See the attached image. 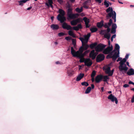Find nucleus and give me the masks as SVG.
Wrapping results in <instances>:
<instances>
[{"label":"nucleus","instance_id":"nucleus-32","mask_svg":"<svg viewBox=\"0 0 134 134\" xmlns=\"http://www.w3.org/2000/svg\"><path fill=\"white\" fill-rule=\"evenodd\" d=\"M83 19L85 22V24H88L90 22L89 19L86 17H85L83 18Z\"/></svg>","mask_w":134,"mask_h":134},{"label":"nucleus","instance_id":"nucleus-55","mask_svg":"<svg viewBox=\"0 0 134 134\" xmlns=\"http://www.w3.org/2000/svg\"><path fill=\"white\" fill-rule=\"evenodd\" d=\"M127 60L125 58H124L122 60H121V61L123 63H125L126 61Z\"/></svg>","mask_w":134,"mask_h":134},{"label":"nucleus","instance_id":"nucleus-22","mask_svg":"<svg viewBox=\"0 0 134 134\" xmlns=\"http://www.w3.org/2000/svg\"><path fill=\"white\" fill-rule=\"evenodd\" d=\"M90 36V34H88L87 35H85L84 36V41H85V42L86 43L88 42V40Z\"/></svg>","mask_w":134,"mask_h":134},{"label":"nucleus","instance_id":"nucleus-60","mask_svg":"<svg viewBox=\"0 0 134 134\" xmlns=\"http://www.w3.org/2000/svg\"><path fill=\"white\" fill-rule=\"evenodd\" d=\"M58 2L60 3H61L63 2V1L62 0H57Z\"/></svg>","mask_w":134,"mask_h":134},{"label":"nucleus","instance_id":"nucleus-1","mask_svg":"<svg viewBox=\"0 0 134 134\" xmlns=\"http://www.w3.org/2000/svg\"><path fill=\"white\" fill-rule=\"evenodd\" d=\"M59 14L58 15L57 19L61 23H63L66 20V18L64 16L65 12L63 9H59Z\"/></svg>","mask_w":134,"mask_h":134},{"label":"nucleus","instance_id":"nucleus-46","mask_svg":"<svg viewBox=\"0 0 134 134\" xmlns=\"http://www.w3.org/2000/svg\"><path fill=\"white\" fill-rule=\"evenodd\" d=\"M65 39L67 41H69L71 40V38L69 36L66 37L65 38Z\"/></svg>","mask_w":134,"mask_h":134},{"label":"nucleus","instance_id":"nucleus-11","mask_svg":"<svg viewBox=\"0 0 134 134\" xmlns=\"http://www.w3.org/2000/svg\"><path fill=\"white\" fill-rule=\"evenodd\" d=\"M85 65L87 66H91L92 64V61L89 58H87L85 59L84 62Z\"/></svg>","mask_w":134,"mask_h":134},{"label":"nucleus","instance_id":"nucleus-54","mask_svg":"<svg viewBox=\"0 0 134 134\" xmlns=\"http://www.w3.org/2000/svg\"><path fill=\"white\" fill-rule=\"evenodd\" d=\"M131 102L132 103L134 102V94L131 99Z\"/></svg>","mask_w":134,"mask_h":134},{"label":"nucleus","instance_id":"nucleus-24","mask_svg":"<svg viewBox=\"0 0 134 134\" xmlns=\"http://www.w3.org/2000/svg\"><path fill=\"white\" fill-rule=\"evenodd\" d=\"M110 36L111 35L109 33H106L104 35V37L107 38L108 40H109Z\"/></svg>","mask_w":134,"mask_h":134},{"label":"nucleus","instance_id":"nucleus-30","mask_svg":"<svg viewBox=\"0 0 134 134\" xmlns=\"http://www.w3.org/2000/svg\"><path fill=\"white\" fill-rule=\"evenodd\" d=\"M112 17V18L114 20V22L115 23L116 22V14L115 12L114 11V14H113L112 16H111Z\"/></svg>","mask_w":134,"mask_h":134},{"label":"nucleus","instance_id":"nucleus-8","mask_svg":"<svg viewBox=\"0 0 134 134\" xmlns=\"http://www.w3.org/2000/svg\"><path fill=\"white\" fill-rule=\"evenodd\" d=\"M113 46L111 45L110 47L109 46L104 50L103 53L105 54H108L113 50Z\"/></svg>","mask_w":134,"mask_h":134},{"label":"nucleus","instance_id":"nucleus-58","mask_svg":"<svg viewBox=\"0 0 134 134\" xmlns=\"http://www.w3.org/2000/svg\"><path fill=\"white\" fill-rule=\"evenodd\" d=\"M86 28H89L90 26V25H89L88 24H86Z\"/></svg>","mask_w":134,"mask_h":134},{"label":"nucleus","instance_id":"nucleus-10","mask_svg":"<svg viewBox=\"0 0 134 134\" xmlns=\"http://www.w3.org/2000/svg\"><path fill=\"white\" fill-rule=\"evenodd\" d=\"M73 56L74 57H76L77 58H79L80 59L79 62L80 63H83L84 62L85 60V59L84 58V56L81 55H73Z\"/></svg>","mask_w":134,"mask_h":134},{"label":"nucleus","instance_id":"nucleus-63","mask_svg":"<svg viewBox=\"0 0 134 134\" xmlns=\"http://www.w3.org/2000/svg\"><path fill=\"white\" fill-rule=\"evenodd\" d=\"M91 78H92V79H91V80H92V82H93L94 81V77H91Z\"/></svg>","mask_w":134,"mask_h":134},{"label":"nucleus","instance_id":"nucleus-43","mask_svg":"<svg viewBox=\"0 0 134 134\" xmlns=\"http://www.w3.org/2000/svg\"><path fill=\"white\" fill-rule=\"evenodd\" d=\"M79 39L81 41V42L82 43V44L85 42H84V41H84V39L82 37H80L79 38Z\"/></svg>","mask_w":134,"mask_h":134},{"label":"nucleus","instance_id":"nucleus-16","mask_svg":"<svg viewBox=\"0 0 134 134\" xmlns=\"http://www.w3.org/2000/svg\"><path fill=\"white\" fill-rule=\"evenodd\" d=\"M120 47L119 45L118 44H115V49L117 51V52H116L114 53H116V54L119 57V49Z\"/></svg>","mask_w":134,"mask_h":134},{"label":"nucleus","instance_id":"nucleus-5","mask_svg":"<svg viewBox=\"0 0 134 134\" xmlns=\"http://www.w3.org/2000/svg\"><path fill=\"white\" fill-rule=\"evenodd\" d=\"M106 12L107 13L110 12L108 13L106 15V18L107 19L111 17L112 15L114 14V11L111 7H109L106 10Z\"/></svg>","mask_w":134,"mask_h":134},{"label":"nucleus","instance_id":"nucleus-17","mask_svg":"<svg viewBox=\"0 0 134 134\" xmlns=\"http://www.w3.org/2000/svg\"><path fill=\"white\" fill-rule=\"evenodd\" d=\"M127 74L129 76L134 75V70L132 68L130 69L127 72Z\"/></svg>","mask_w":134,"mask_h":134},{"label":"nucleus","instance_id":"nucleus-56","mask_svg":"<svg viewBox=\"0 0 134 134\" xmlns=\"http://www.w3.org/2000/svg\"><path fill=\"white\" fill-rule=\"evenodd\" d=\"M122 59V58H121V57H119L118 58V59L116 61L117 62H118L120 61H121Z\"/></svg>","mask_w":134,"mask_h":134},{"label":"nucleus","instance_id":"nucleus-44","mask_svg":"<svg viewBox=\"0 0 134 134\" xmlns=\"http://www.w3.org/2000/svg\"><path fill=\"white\" fill-rule=\"evenodd\" d=\"M116 32V29H112L111 31V33L112 34H114Z\"/></svg>","mask_w":134,"mask_h":134},{"label":"nucleus","instance_id":"nucleus-21","mask_svg":"<svg viewBox=\"0 0 134 134\" xmlns=\"http://www.w3.org/2000/svg\"><path fill=\"white\" fill-rule=\"evenodd\" d=\"M51 27L53 30H58L59 28V26L56 24H53L51 26Z\"/></svg>","mask_w":134,"mask_h":134},{"label":"nucleus","instance_id":"nucleus-9","mask_svg":"<svg viewBox=\"0 0 134 134\" xmlns=\"http://www.w3.org/2000/svg\"><path fill=\"white\" fill-rule=\"evenodd\" d=\"M108 99L111 100L112 102H115L116 104L118 103V100L117 98L114 96H113L112 94H110L108 97Z\"/></svg>","mask_w":134,"mask_h":134},{"label":"nucleus","instance_id":"nucleus-41","mask_svg":"<svg viewBox=\"0 0 134 134\" xmlns=\"http://www.w3.org/2000/svg\"><path fill=\"white\" fill-rule=\"evenodd\" d=\"M112 24V20L111 19H110L109 21V22L108 23V25L109 26H110Z\"/></svg>","mask_w":134,"mask_h":134},{"label":"nucleus","instance_id":"nucleus-2","mask_svg":"<svg viewBox=\"0 0 134 134\" xmlns=\"http://www.w3.org/2000/svg\"><path fill=\"white\" fill-rule=\"evenodd\" d=\"M71 53L73 55H80L82 54L84 50L83 47L82 46L81 47L78 51L75 52L73 48L72 47H71Z\"/></svg>","mask_w":134,"mask_h":134},{"label":"nucleus","instance_id":"nucleus-7","mask_svg":"<svg viewBox=\"0 0 134 134\" xmlns=\"http://www.w3.org/2000/svg\"><path fill=\"white\" fill-rule=\"evenodd\" d=\"M105 58V56L103 54L100 53L98 55L96 58V61L99 62L103 60Z\"/></svg>","mask_w":134,"mask_h":134},{"label":"nucleus","instance_id":"nucleus-18","mask_svg":"<svg viewBox=\"0 0 134 134\" xmlns=\"http://www.w3.org/2000/svg\"><path fill=\"white\" fill-rule=\"evenodd\" d=\"M104 25L103 21V20L99 22H98L97 24V27L99 28H101Z\"/></svg>","mask_w":134,"mask_h":134},{"label":"nucleus","instance_id":"nucleus-25","mask_svg":"<svg viewBox=\"0 0 134 134\" xmlns=\"http://www.w3.org/2000/svg\"><path fill=\"white\" fill-rule=\"evenodd\" d=\"M97 42H95L94 43H93L90 44L89 46V47L91 49H93L97 45Z\"/></svg>","mask_w":134,"mask_h":134},{"label":"nucleus","instance_id":"nucleus-23","mask_svg":"<svg viewBox=\"0 0 134 134\" xmlns=\"http://www.w3.org/2000/svg\"><path fill=\"white\" fill-rule=\"evenodd\" d=\"M86 43H85L82 44V46L83 48V49L84 50H86L89 47V46L88 44H86Z\"/></svg>","mask_w":134,"mask_h":134},{"label":"nucleus","instance_id":"nucleus-31","mask_svg":"<svg viewBox=\"0 0 134 134\" xmlns=\"http://www.w3.org/2000/svg\"><path fill=\"white\" fill-rule=\"evenodd\" d=\"M91 88L90 87H88L87 89H86L85 91V93L86 94H87L89 93L91 91Z\"/></svg>","mask_w":134,"mask_h":134},{"label":"nucleus","instance_id":"nucleus-29","mask_svg":"<svg viewBox=\"0 0 134 134\" xmlns=\"http://www.w3.org/2000/svg\"><path fill=\"white\" fill-rule=\"evenodd\" d=\"M69 35L71 36H72L73 38H75L76 36L75 35L73 32L71 30H69L68 31Z\"/></svg>","mask_w":134,"mask_h":134},{"label":"nucleus","instance_id":"nucleus-36","mask_svg":"<svg viewBox=\"0 0 134 134\" xmlns=\"http://www.w3.org/2000/svg\"><path fill=\"white\" fill-rule=\"evenodd\" d=\"M81 84L82 86H87L89 85L88 83L85 82H82Z\"/></svg>","mask_w":134,"mask_h":134},{"label":"nucleus","instance_id":"nucleus-57","mask_svg":"<svg viewBox=\"0 0 134 134\" xmlns=\"http://www.w3.org/2000/svg\"><path fill=\"white\" fill-rule=\"evenodd\" d=\"M96 2H98L99 3H100L102 2L101 0H95Z\"/></svg>","mask_w":134,"mask_h":134},{"label":"nucleus","instance_id":"nucleus-28","mask_svg":"<svg viewBox=\"0 0 134 134\" xmlns=\"http://www.w3.org/2000/svg\"><path fill=\"white\" fill-rule=\"evenodd\" d=\"M109 78L107 75H103L102 79H103V81L104 82H107V80L109 79Z\"/></svg>","mask_w":134,"mask_h":134},{"label":"nucleus","instance_id":"nucleus-33","mask_svg":"<svg viewBox=\"0 0 134 134\" xmlns=\"http://www.w3.org/2000/svg\"><path fill=\"white\" fill-rule=\"evenodd\" d=\"M104 5L106 7H109V4L108 1L106 0H104Z\"/></svg>","mask_w":134,"mask_h":134},{"label":"nucleus","instance_id":"nucleus-62","mask_svg":"<svg viewBox=\"0 0 134 134\" xmlns=\"http://www.w3.org/2000/svg\"><path fill=\"white\" fill-rule=\"evenodd\" d=\"M113 53L111 52H110V53L108 54L109 55H111V56H113Z\"/></svg>","mask_w":134,"mask_h":134},{"label":"nucleus","instance_id":"nucleus-14","mask_svg":"<svg viewBox=\"0 0 134 134\" xmlns=\"http://www.w3.org/2000/svg\"><path fill=\"white\" fill-rule=\"evenodd\" d=\"M103 75H97L95 78V81L97 83H99L102 79Z\"/></svg>","mask_w":134,"mask_h":134},{"label":"nucleus","instance_id":"nucleus-27","mask_svg":"<svg viewBox=\"0 0 134 134\" xmlns=\"http://www.w3.org/2000/svg\"><path fill=\"white\" fill-rule=\"evenodd\" d=\"M74 71L71 70H68L67 71V73L68 76H71L73 74Z\"/></svg>","mask_w":134,"mask_h":134},{"label":"nucleus","instance_id":"nucleus-45","mask_svg":"<svg viewBox=\"0 0 134 134\" xmlns=\"http://www.w3.org/2000/svg\"><path fill=\"white\" fill-rule=\"evenodd\" d=\"M71 40L72 42V43L73 44H76V41L75 39L72 38L71 39Z\"/></svg>","mask_w":134,"mask_h":134},{"label":"nucleus","instance_id":"nucleus-59","mask_svg":"<svg viewBox=\"0 0 134 134\" xmlns=\"http://www.w3.org/2000/svg\"><path fill=\"white\" fill-rule=\"evenodd\" d=\"M129 83L130 84H132L134 85V83L131 81L129 82Z\"/></svg>","mask_w":134,"mask_h":134},{"label":"nucleus","instance_id":"nucleus-37","mask_svg":"<svg viewBox=\"0 0 134 134\" xmlns=\"http://www.w3.org/2000/svg\"><path fill=\"white\" fill-rule=\"evenodd\" d=\"M96 74V71L95 70H93V71L92 74H91V77H94L95 75Z\"/></svg>","mask_w":134,"mask_h":134},{"label":"nucleus","instance_id":"nucleus-39","mask_svg":"<svg viewBox=\"0 0 134 134\" xmlns=\"http://www.w3.org/2000/svg\"><path fill=\"white\" fill-rule=\"evenodd\" d=\"M116 25L115 23H113L112 24V29H116L117 28Z\"/></svg>","mask_w":134,"mask_h":134},{"label":"nucleus","instance_id":"nucleus-52","mask_svg":"<svg viewBox=\"0 0 134 134\" xmlns=\"http://www.w3.org/2000/svg\"><path fill=\"white\" fill-rule=\"evenodd\" d=\"M129 85L128 84H125L123 86V87L125 88H126L129 87Z\"/></svg>","mask_w":134,"mask_h":134},{"label":"nucleus","instance_id":"nucleus-48","mask_svg":"<svg viewBox=\"0 0 134 134\" xmlns=\"http://www.w3.org/2000/svg\"><path fill=\"white\" fill-rule=\"evenodd\" d=\"M107 29L106 31L107 32V33H109L110 31V28L109 27H108L107 28Z\"/></svg>","mask_w":134,"mask_h":134},{"label":"nucleus","instance_id":"nucleus-12","mask_svg":"<svg viewBox=\"0 0 134 134\" xmlns=\"http://www.w3.org/2000/svg\"><path fill=\"white\" fill-rule=\"evenodd\" d=\"M118 56H117L116 53H115L113 55V56H111L109 54L107 56L106 58L107 59L109 58H112V60L113 61H115L117 58L119 57Z\"/></svg>","mask_w":134,"mask_h":134},{"label":"nucleus","instance_id":"nucleus-61","mask_svg":"<svg viewBox=\"0 0 134 134\" xmlns=\"http://www.w3.org/2000/svg\"><path fill=\"white\" fill-rule=\"evenodd\" d=\"M129 55L128 54H126V55L125 56V58L126 59H128L129 58Z\"/></svg>","mask_w":134,"mask_h":134},{"label":"nucleus","instance_id":"nucleus-47","mask_svg":"<svg viewBox=\"0 0 134 134\" xmlns=\"http://www.w3.org/2000/svg\"><path fill=\"white\" fill-rule=\"evenodd\" d=\"M77 24L78 23L80 22L81 21V19L80 18H78L77 19L75 20Z\"/></svg>","mask_w":134,"mask_h":134},{"label":"nucleus","instance_id":"nucleus-53","mask_svg":"<svg viewBox=\"0 0 134 134\" xmlns=\"http://www.w3.org/2000/svg\"><path fill=\"white\" fill-rule=\"evenodd\" d=\"M106 30H101V31L100 32V34H102V35H103L104 34V33H103V32H104L105 31H106Z\"/></svg>","mask_w":134,"mask_h":134},{"label":"nucleus","instance_id":"nucleus-35","mask_svg":"<svg viewBox=\"0 0 134 134\" xmlns=\"http://www.w3.org/2000/svg\"><path fill=\"white\" fill-rule=\"evenodd\" d=\"M70 23L72 25L74 26L76 25L77 24L75 20L71 21Z\"/></svg>","mask_w":134,"mask_h":134},{"label":"nucleus","instance_id":"nucleus-42","mask_svg":"<svg viewBox=\"0 0 134 134\" xmlns=\"http://www.w3.org/2000/svg\"><path fill=\"white\" fill-rule=\"evenodd\" d=\"M110 68L109 67H108L106 70L105 72L107 73H109V72H110Z\"/></svg>","mask_w":134,"mask_h":134},{"label":"nucleus","instance_id":"nucleus-20","mask_svg":"<svg viewBox=\"0 0 134 134\" xmlns=\"http://www.w3.org/2000/svg\"><path fill=\"white\" fill-rule=\"evenodd\" d=\"M82 28V27L81 24H79L77 26H74L73 27V29L76 31L79 30V29H81Z\"/></svg>","mask_w":134,"mask_h":134},{"label":"nucleus","instance_id":"nucleus-38","mask_svg":"<svg viewBox=\"0 0 134 134\" xmlns=\"http://www.w3.org/2000/svg\"><path fill=\"white\" fill-rule=\"evenodd\" d=\"M65 35V34L63 32H61L58 34V35L59 37H61Z\"/></svg>","mask_w":134,"mask_h":134},{"label":"nucleus","instance_id":"nucleus-6","mask_svg":"<svg viewBox=\"0 0 134 134\" xmlns=\"http://www.w3.org/2000/svg\"><path fill=\"white\" fill-rule=\"evenodd\" d=\"M106 45L102 43L98 44L95 48L96 51L97 52H101L103 51Z\"/></svg>","mask_w":134,"mask_h":134},{"label":"nucleus","instance_id":"nucleus-3","mask_svg":"<svg viewBox=\"0 0 134 134\" xmlns=\"http://www.w3.org/2000/svg\"><path fill=\"white\" fill-rule=\"evenodd\" d=\"M67 15L69 18L73 19L76 18V15L77 14H73L72 12V9L71 8H69L67 12Z\"/></svg>","mask_w":134,"mask_h":134},{"label":"nucleus","instance_id":"nucleus-4","mask_svg":"<svg viewBox=\"0 0 134 134\" xmlns=\"http://www.w3.org/2000/svg\"><path fill=\"white\" fill-rule=\"evenodd\" d=\"M119 63L120 65L119 66V68L120 70V71H122V70H124L125 72H126L128 69V68L127 67L126 64H124V63H123L121 60Z\"/></svg>","mask_w":134,"mask_h":134},{"label":"nucleus","instance_id":"nucleus-51","mask_svg":"<svg viewBox=\"0 0 134 134\" xmlns=\"http://www.w3.org/2000/svg\"><path fill=\"white\" fill-rule=\"evenodd\" d=\"M48 1L49 4H52L53 3L52 0H48Z\"/></svg>","mask_w":134,"mask_h":134},{"label":"nucleus","instance_id":"nucleus-49","mask_svg":"<svg viewBox=\"0 0 134 134\" xmlns=\"http://www.w3.org/2000/svg\"><path fill=\"white\" fill-rule=\"evenodd\" d=\"M109 74V76H111L113 75V72L111 71H110V72H109V73H108Z\"/></svg>","mask_w":134,"mask_h":134},{"label":"nucleus","instance_id":"nucleus-64","mask_svg":"<svg viewBox=\"0 0 134 134\" xmlns=\"http://www.w3.org/2000/svg\"><path fill=\"white\" fill-rule=\"evenodd\" d=\"M91 87H92V89H93L94 88V86L93 84H91Z\"/></svg>","mask_w":134,"mask_h":134},{"label":"nucleus","instance_id":"nucleus-26","mask_svg":"<svg viewBox=\"0 0 134 134\" xmlns=\"http://www.w3.org/2000/svg\"><path fill=\"white\" fill-rule=\"evenodd\" d=\"M90 30L92 33H93L96 32L98 30V29L96 27H93L90 28Z\"/></svg>","mask_w":134,"mask_h":134},{"label":"nucleus","instance_id":"nucleus-34","mask_svg":"<svg viewBox=\"0 0 134 134\" xmlns=\"http://www.w3.org/2000/svg\"><path fill=\"white\" fill-rule=\"evenodd\" d=\"M76 11L79 13H80L82 11V8H77L76 9Z\"/></svg>","mask_w":134,"mask_h":134},{"label":"nucleus","instance_id":"nucleus-19","mask_svg":"<svg viewBox=\"0 0 134 134\" xmlns=\"http://www.w3.org/2000/svg\"><path fill=\"white\" fill-rule=\"evenodd\" d=\"M84 74L83 73H80L77 76L76 78V80L77 81H79L84 76Z\"/></svg>","mask_w":134,"mask_h":134},{"label":"nucleus","instance_id":"nucleus-50","mask_svg":"<svg viewBox=\"0 0 134 134\" xmlns=\"http://www.w3.org/2000/svg\"><path fill=\"white\" fill-rule=\"evenodd\" d=\"M87 51H85L83 53H82V54H81V55L82 54L84 56V57L87 54Z\"/></svg>","mask_w":134,"mask_h":134},{"label":"nucleus","instance_id":"nucleus-13","mask_svg":"<svg viewBox=\"0 0 134 134\" xmlns=\"http://www.w3.org/2000/svg\"><path fill=\"white\" fill-rule=\"evenodd\" d=\"M62 27L63 29H66L67 30L72 29V27L66 23H64L62 24Z\"/></svg>","mask_w":134,"mask_h":134},{"label":"nucleus","instance_id":"nucleus-40","mask_svg":"<svg viewBox=\"0 0 134 134\" xmlns=\"http://www.w3.org/2000/svg\"><path fill=\"white\" fill-rule=\"evenodd\" d=\"M103 26L105 28H107L108 27H110V26L108 25V23H105L104 24Z\"/></svg>","mask_w":134,"mask_h":134},{"label":"nucleus","instance_id":"nucleus-15","mask_svg":"<svg viewBox=\"0 0 134 134\" xmlns=\"http://www.w3.org/2000/svg\"><path fill=\"white\" fill-rule=\"evenodd\" d=\"M89 57L90 58H91L92 60L94 59L96 57V55L95 54V51L94 50H92L90 52Z\"/></svg>","mask_w":134,"mask_h":134}]
</instances>
